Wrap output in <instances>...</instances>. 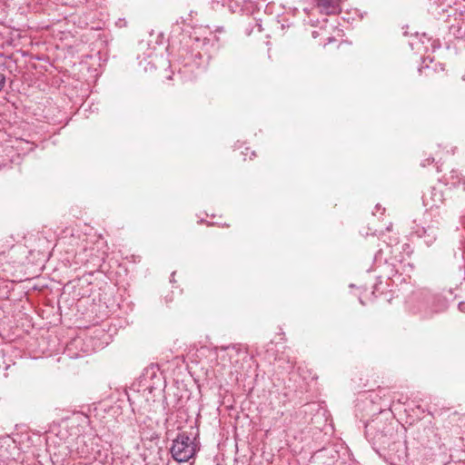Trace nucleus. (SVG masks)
I'll return each instance as SVG.
<instances>
[{
    "mask_svg": "<svg viewBox=\"0 0 465 465\" xmlns=\"http://www.w3.org/2000/svg\"><path fill=\"white\" fill-rule=\"evenodd\" d=\"M436 229L434 226H428L423 228V237L427 245H430L436 240Z\"/></svg>",
    "mask_w": 465,
    "mask_h": 465,
    "instance_id": "obj_6",
    "label": "nucleus"
},
{
    "mask_svg": "<svg viewBox=\"0 0 465 465\" xmlns=\"http://www.w3.org/2000/svg\"><path fill=\"white\" fill-rule=\"evenodd\" d=\"M450 30L457 38L465 36V25L463 23L460 25V23L458 25H451Z\"/></svg>",
    "mask_w": 465,
    "mask_h": 465,
    "instance_id": "obj_7",
    "label": "nucleus"
},
{
    "mask_svg": "<svg viewBox=\"0 0 465 465\" xmlns=\"http://www.w3.org/2000/svg\"><path fill=\"white\" fill-rule=\"evenodd\" d=\"M447 183L453 187H460L462 185V190L465 191V177L461 175L458 171L452 170L446 177Z\"/></svg>",
    "mask_w": 465,
    "mask_h": 465,
    "instance_id": "obj_5",
    "label": "nucleus"
},
{
    "mask_svg": "<svg viewBox=\"0 0 465 465\" xmlns=\"http://www.w3.org/2000/svg\"><path fill=\"white\" fill-rule=\"evenodd\" d=\"M407 457V448L402 442H393L388 449V459L391 464L397 465L405 460Z\"/></svg>",
    "mask_w": 465,
    "mask_h": 465,
    "instance_id": "obj_2",
    "label": "nucleus"
},
{
    "mask_svg": "<svg viewBox=\"0 0 465 465\" xmlns=\"http://www.w3.org/2000/svg\"><path fill=\"white\" fill-rule=\"evenodd\" d=\"M170 451L177 462H186L196 454L197 445L186 432L183 431L173 440Z\"/></svg>",
    "mask_w": 465,
    "mask_h": 465,
    "instance_id": "obj_1",
    "label": "nucleus"
},
{
    "mask_svg": "<svg viewBox=\"0 0 465 465\" xmlns=\"http://www.w3.org/2000/svg\"><path fill=\"white\" fill-rule=\"evenodd\" d=\"M320 12L324 15H334L341 11V0H315Z\"/></svg>",
    "mask_w": 465,
    "mask_h": 465,
    "instance_id": "obj_4",
    "label": "nucleus"
},
{
    "mask_svg": "<svg viewBox=\"0 0 465 465\" xmlns=\"http://www.w3.org/2000/svg\"><path fill=\"white\" fill-rule=\"evenodd\" d=\"M459 310L462 312H465V302H461L459 303Z\"/></svg>",
    "mask_w": 465,
    "mask_h": 465,
    "instance_id": "obj_10",
    "label": "nucleus"
},
{
    "mask_svg": "<svg viewBox=\"0 0 465 465\" xmlns=\"http://www.w3.org/2000/svg\"><path fill=\"white\" fill-rule=\"evenodd\" d=\"M443 193L440 190L431 188L430 192L423 196L425 206L430 209L438 208L443 203Z\"/></svg>",
    "mask_w": 465,
    "mask_h": 465,
    "instance_id": "obj_3",
    "label": "nucleus"
},
{
    "mask_svg": "<svg viewBox=\"0 0 465 465\" xmlns=\"http://www.w3.org/2000/svg\"><path fill=\"white\" fill-rule=\"evenodd\" d=\"M5 84V76L4 74H0V91L3 89Z\"/></svg>",
    "mask_w": 465,
    "mask_h": 465,
    "instance_id": "obj_9",
    "label": "nucleus"
},
{
    "mask_svg": "<svg viewBox=\"0 0 465 465\" xmlns=\"http://www.w3.org/2000/svg\"><path fill=\"white\" fill-rule=\"evenodd\" d=\"M78 443H82V447H77L76 450H75V453L77 455L78 458H85L88 454V450L86 448V446L84 445V442L83 440H77V444Z\"/></svg>",
    "mask_w": 465,
    "mask_h": 465,
    "instance_id": "obj_8",
    "label": "nucleus"
}]
</instances>
